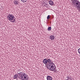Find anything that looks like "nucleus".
I'll use <instances>...</instances> for the list:
<instances>
[{
	"label": "nucleus",
	"instance_id": "obj_1",
	"mask_svg": "<svg viewBox=\"0 0 80 80\" xmlns=\"http://www.w3.org/2000/svg\"><path fill=\"white\" fill-rule=\"evenodd\" d=\"M18 74H19L18 78L19 79H21L22 80H28L29 79L28 77V75L25 73H22L21 70H19L17 72Z\"/></svg>",
	"mask_w": 80,
	"mask_h": 80
},
{
	"label": "nucleus",
	"instance_id": "obj_2",
	"mask_svg": "<svg viewBox=\"0 0 80 80\" xmlns=\"http://www.w3.org/2000/svg\"><path fill=\"white\" fill-rule=\"evenodd\" d=\"M72 2L73 5L75 7H77L79 8L80 7V2L78 0H71Z\"/></svg>",
	"mask_w": 80,
	"mask_h": 80
},
{
	"label": "nucleus",
	"instance_id": "obj_3",
	"mask_svg": "<svg viewBox=\"0 0 80 80\" xmlns=\"http://www.w3.org/2000/svg\"><path fill=\"white\" fill-rule=\"evenodd\" d=\"M55 67V64L53 63V62H51V61L48 63V68L49 69V70H51L53 68Z\"/></svg>",
	"mask_w": 80,
	"mask_h": 80
},
{
	"label": "nucleus",
	"instance_id": "obj_4",
	"mask_svg": "<svg viewBox=\"0 0 80 80\" xmlns=\"http://www.w3.org/2000/svg\"><path fill=\"white\" fill-rule=\"evenodd\" d=\"M8 20H13V21H12V22L13 23H14L16 21L15 20V18L14 17V16L12 14H9L8 16Z\"/></svg>",
	"mask_w": 80,
	"mask_h": 80
},
{
	"label": "nucleus",
	"instance_id": "obj_5",
	"mask_svg": "<svg viewBox=\"0 0 80 80\" xmlns=\"http://www.w3.org/2000/svg\"><path fill=\"white\" fill-rule=\"evenodd\" d=\"M50 60H43V63L44 64H47V63H49V62H50Z\"/></svg>",
	"mask_w": 80,
	"mask_h": 80
},
{
	"label": "nucleus",
	"instance_id": "obj_6",
	"mask_svg": "<svg viewBox=\"0 0 80 80\" xmlns=\"http://www.w3.org/2000/svg\"><path fill=\"white\" fill-rule=\"evenodd\" d=\"M67 78H68V79H67L66 80H72V79H73L72 76L70 75L69 76H68Z\"/></svg>",
	"mask_w": 80,
	"mask_h": 80
},
{
	"label": "nucleus",
	"instance_id": "obj_7",
	"mask_svg": "<svg viewBox=\"0 0 80 80\" xmlns=\"http://www.w3.org/2000/svg\"><path fill=\"white\" fill-rule=\"evenodd\" d=\"M14 3L15 5H19V3H20V2H19V1L15 0L14 2Z\"/></svg>",
	"mask_w": 80,
	"mask_h": 80
},
{
	"label": "nucleus",
	"instance_id": "obj_8",
	"mask_svg": "<svg viewBox=\"0 0 80 80\" xmlns=\"http://www.w3.org/2000/svg\"><path fill=\"white\" fill-rule=\"evenodd\" d=\"M49 39H51V40H54L55 39V37L53 35H51L49 37Z\"/></svg>",
	"mask_w": 80,
	"mask_h": 80
},
{
	"label": "nucleus",
	"instance_id": "obj_9",
	"mask_svg": "<svg viewBox=\"0 0 80 80\" xmlns=\"http://www.w3.org/2000/svg\"><path fill=\"white\" fill-rule=\"evenodd\" d=\"M47 80H52V77L50 76H48L47 77Z\"/></svg>",
	"mask_w": 80,
	"mask_h": 80
},
{
	"label": "nucleus",
	"instance_id": "obj_10",
	"mask_svg": "<svg viewBox=\"0 0 80 80\" xmlns=\"http://www.w3.org/2000/svg\"><path fill=\"white\" fill-rule=\"evenodd\" d=\"M49 4L50 5H53V4H54V3L53 2L52 0H50L49 1Z\"/></svg>",
	"mask_w": 80,
	"mask_h": 80
},
{
	"label": "nucleus",
	"instance_id": "obj_11",
	"mask_svg": "<svg viewBox=\"0 0 80 80\" xmlns=\"http://www.w3.org/2000/svg\"><path fill=\"white\" fill-rule=\"evenodd\" d=\"M56 68V67L55 66L53 68H52L51 69V71H52L53 72H56L57 71L55 70V69Z\"/></svg>",
	"mask_w": 80,
	"mask_h": 80
},
{
	"label": "nucleus",
	"instance_id": "obj_12",
	"mask_svg": "<svg viewBox=\"0 0 80 80\" xmlns=\"http://www.w3.org/2000/svg\"><path fill=\"white\" fill-rule=\"evenodd\" d=\"M18 74H16L14 75V79H16L17 78V77H18Z\"/></svg>",
	"mask_w": 80,
	"mask_h": 80
},
{
	"label": "nucleus",
	"instance_id": "obj_13",
	"mask_svg": "<svg viewBox=\"0 0 80 80\" xmlns=\"http://www.w3.org/2000/svg\"><path fill=\"white\" fill-rule=\"evenodd\" d=\"M47 30H48V31H51L52 30V28L49 27L48 28Z\"/></svg>",
	"mask_w": 80,
	"mask_h": 80
},
{
	"label": "nucleus",
	"instance_id": "obj_14",
	"mask_svg": "<svg viewBox=\"0 0 80 80\" xmlns=\"http://www.w3.org/2000/svg\"><path fill=\"white\" fill-rule=\"evenodd\" d=\"M50 15H48L47 17V19H48V20L50 19Z\"/></svg>",
	"mask_w": 80,
	"mask_h": 80
},
{
	"label": "nucleus",
	"instance_id": "obj_15",
	"mask_svg": "<svg viewBox=\"0 0 80 80\" xmlns=\"http://www.w3.org/2000/svg\"><path fill=\"white\" fill-rule=\"evenodd\" d=\"M21 1L23 2H27V0H21Z\"/></svg>",
	"mask_w": 80,
	"mask_h": 80
},
{
	"label": "nucleus",
	"instance_id": "obj_16",
	"mask_svg": "<svg viewBox=\"0 0 80 80\" xmlns=\"http://www.w3.org/2000/svg\"><path fill=\"white\" fill-rule=\"evenodd\" d=\"M43 60H50V59H47L46 58H45V59H44Z\"/></svg>",
	"mask_w": 80,
	"mask_h": 80
},
{
	"label": "nucleus",
	"instance_id": "obj_17",
	"mask_svg": "<svg viewBox=\"0 0 80 80\" xmlns=\"http://www.w3.org/2000/svg\"><path fill=\"white\" fill-rule=\"evenodd\" d=\"M78 52L80 54V48L78 49Z\"/></svg>",
	"mask_w": 80,
	"mask_h": 80
},
{
	"label": "nucleus",
	"instance_id": "obj_18",
	"mask_svg": "<svg viewBox=\"0 0 80 80\" xmlns=\"http://www.w3.org/2000/svg\"><path fill=\"white\" fill-rule=\"evenodd\" d=\"M46 5H48V4H47V3H46Z\"/></svg>",
	"mask_w": 80,
	"mask_h": 80
}]
</instances>
